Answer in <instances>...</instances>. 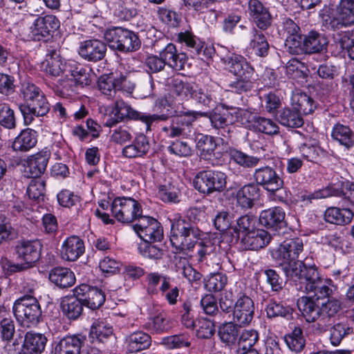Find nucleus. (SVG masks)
Here are the masks:
<instances>
[{
  "label": "nucleus",
  "mask_w": 354,
  "mask_h": 354,
  "mask_svg": "<svg viewBox=\"0 0 354 354\" xmlns=\"http://www.w3.org/2000/svg\"><path fill=\"white\" fill-rule=\"evenodd\" d=\"M208 117L212 126L217 129L227 124V118L225 113L214 112H184L183 114L173 116L170 118V123L162 127V130L169 138H175L182 137L189 138L194 134L192 122L198 117Z\"/></svg>",
  "instance_id": "1"
},
{
  "label": "nucleus",
  "mask_w": 354,
  "mask_h": 354,
  "mask_svg": "<svg viewBox=\"0 0 354 354\" xmlns=\"http://www.w3.org/2000/svg\"><path fill=\"white\" fill-rule=\"evenodd\" d=\"M304 250V243L299 238L284 241L272 253V257L279 261L286 276L295 281L308 269L304 262L297 260Z\"/></svg>",
  "instance_id": "2"
},
{
  "label": "nucleus",
  "mask_w": 354,
  "mask_h": 354,
  "mask_svg": "<svg viewBox=\"0 0 354 354\" xmlns=\"http://www.w3.org/2000/svg\"><path fill=\"white\" fill-rule=\"evenodd\" d=\"M21 93L25 103L19 106L26 124H30L35 117H43L50 110V104L41 89L32 83L22 85Z\"/></svg>",
  "instance_id": "3"
},
{
  "label": "nucleus",
  "mask_w": 354,
  "mask_h": 354,
  "mask_svg": "<svg viewBox=\"0 0 354 354\" xmlns=\"http://www.w3.org/2000/svg\"><path fill=\"white\" fill-rule=\"evenodd\" d=\"M202 232L189 220L181 217L174 219L171 227L170 241L178 251L190 250L201 237Z\"/></svg>",
  "instance_id": "4"
},
{
  "label": "nucleus",
  "mask_w": 354,
  "mask_h": 354,
  "mask_svg": "<svg viewBox=\"0 0 354 354\" xmlns=\"http://www.w3.org/2000/svg\"><path fill=\"white\" fill-rule=\"evenodd\" d=\"M319 16L322 25L326 30H339L354 25V5L346 3L337 6L335 13L333 14L330 8L321 10Z\"/></svg>",
  "instance_id": "5"
},
{
  "label": "nucleus",
  "mask_w": 354,
  "mask_h": 354,
  "mask_svg": "<svg viewBox=\"0 0 354 354\" xmlns=\"http://www.w3.org/2000/svg\"><path fill=\"white\" fill-rule=\"evenodd\" d=\"M104 39L109 46L122 53L134 52L138 50L141 41L133 32L120 27L107 30Z\"/></svg>",
  "instance_id": "6"
},
{
  "label": "nucleus",
  "mask_w": 354,
  "mask_h": 354,
  "mask_svg": "<svg viewBox=\"0 0 354 354\" xmlns=\"http://www.w3.org/2000/svg\"><path fill=\"white\" fill-rule=\"evenodd\" d=\"M299 282V290L306 293H313V297L315 300L328 297L332 293V290L326 286L324 281L321 279L315 265L308 266V269L297 278Z\"/></svg>",
  "instance_id": "7"
},
{
  "label": "nucleus",
  "mask_w": 354,
  "mask_h": 354,
  "mask_svg": "<svg viewBox=\"0 0 354 354\" xmlns=\"http://www.w3.org/2000/svg\"><path fill=\"white\" fill-rule=\"evenodd\" d=\"M13 313L22 325L30 326L37 324L41 316V310L37 299L31 295H25L14 304Z\"/></svg>",
  "instance_id": "8"
},
{
  "label": "nucleus",
  "mask_w": 354,
  "mask_h": 354,
  "mask_svg": "<svg viewBox=\"0 0 354 354\" xmlns=\"http://www.w3.org/2000/svg\"><path fill=\"white\" fill-rule=\"evenodd\" d=\"M227 176L221 171L203 170L199 171L194 179V186L199 192L209 194L222 192L226 187Z\"/></svg>",
  "instance_id": "9"
},
{
  "label": "nucleus",
  "mask_w": 354,
  "mask_h": 354,
  "mask_svg": "<svg viewBox=\"0 0 354 354\" xmlns=\"http://www.w3.org/2000/svg\"><path fill=\"white\" fill-rule=\"evenodd\" d=\"M111 213L118 221L131 223L142 213L140 203L130 197L115 198L111 203Z\"/></svg>",
  "instance_id": "10"
},
{
  "label": "nucleus",
  "mask_w": 354,
  "mask_h": 354,
  "mask_svg": "<svg viewBox=\"0 0 354 354\" xmlns=\"http://www.w3.org/2000/svg\"><path fill=\"white\" fill-rule=\"evenodd\" d=\"M97 88L102 94L113 97L117 91L131 93L134 89V84L124 75L115 77L110 73L104 74L99 77Z\"/></svg>",
  "instance_id": "11"
},
{
  "label": "nucleus",
  "mask_w": 354,
  "mask_h": 354,
  "mask_svg": "<svg viewBox=\"0 0 354 354\" xmlns=\"http://www.w3.org/2000/svg\"><path fill=\"white\" fill-rule=\"evenodd\" d=\"M252 177L254 184L272 194L281 190L283 186V179L274 168L268 165L256 169Z\"/></svg>",
  "instance_id": "12"
},
{
  "label": "nucleus",
  "mask_w": 354,
  "mask_h": 354,
  "mask_svg": "<svg viewBox=\"0 0 354 354\" xmlns=\"http://www.w3.org/2000/svg\"><path fill=\"white\" fill-rule=\"evenodd\" d=\"M41 244L37 241H18L15 252L17 257L24 262L20 266V269L32 267L40 258ZM19 268V266H17Z\"/></svg>",
  "instance_id": "13"
},
{
  "label": "nucleus",
  "mask_w": 354,
  "mask_h": 354,
  "mask_svg": "<svg viewBox=\"0 0 354 354\" xmlns=\"http://www.w3.org/2000/svg\"><path fill=\"white\" fill-rule=\"evenodd\" d=\"M222 51L221 59L226 69L237 77H252L254 69L243 56L231 53L223 55L225 49Z\"/></svg>",
  "instance_id": "14"
},
{
  "label": "nucleus",
  "mask_w": 354,
  "mask_h": 354,
  "mask_svg": "<svg viewBox=\"0 0 354 354\" xmlns=\"http://www.w3.org/2000/svg\"><path fill=\"white\" fill-rule=\"evenodd\" d=\"M255 311L252 299L246 295L241 296L234 305L233 322L239 326L248 325L253 319Z\"/></svg>",
  "instance_id": "15"
},
{
  "label": "nucleus",
  "mask_w": 354,
  "mask_h": 354,
  "mask_svg": "<svg viewBox=\"0 0 354 354\" xmlns=\"http://www.w3.org/2000/svg\"><path fill=\"white\" fill-rule=\"evenodd\" d=\"M59 27V21L54 15H46L35 19L30 28V37L35 41L48 37Z\"/></svg>",
  "instance_id": "16"
},
{
  "label": "nucleus",
  "mask_w": 354,
  "mask_h": 354,
  "mask_svg": "<svg viewBox=\"0 0 354 354\" xmlns=\"http://www.w3.org/2000/svg\"><path fill=\"white\" fill-rule=\"evenodd\" d=\"M113 114L115 116L118 117V118L121 120L126 118H140V120L144 122L146 124L147 130H149L151 126V124L154 121L158 120H166L168 119V116L162 114V115H140V113L133 110L127 104L124 102L123 101H118L115 103V108L113 111Z\"/></svg>",
  "instance_id": "17"
},
{
  "label": "nucleus",
  "mask_w": 354,
  "mask_h": 354,
  "mask_svg": "<svg viewBox=\"0 0 354 354\" xmlns=\"http://www.w3.org/2000/svg\"><path fill=\"white\" fill-rule=\"evenodd\" d=\"M74 294L80 297L84 304L93 310L100 308L105 301L104 293L101 290L85 283L76 287Z\"/></svg>",
  "instance_id": "18"
},
{
  "label": "nucleus",
  "mask_w": 354,
  "mask_h": 354,
  "mask_svg": "<svg viewBox=\"0 0 354 354\" xmlns=\"http://www.w3.org/2000/svg\"><path fill=\"white\" fill-rule=\"evenodd\" d=\"M285 212L279 207L270 208L261 212L259 216L261 224L268 229L279 233V231L286 228Z\"/></svg>",
  "instance_id": "19"
},
{
  "label": "nucleus",
  "mask_w": 354,
  "mask_h": 354,
  "mask_svg": "<svg viewBox=\"0 0 354 354\" xmlns=\"http://www.w3.org/2000/svg\"><path fill=\"white\" fill-rule=\"evenodd\" d=\"M248 12L261 30H266L271 26L272 17L269 9L259 0H249Z\"/></svg>",
  "instance_id": "20"
},
{
  "label": "nucleus",
  "mask_w": 354,
  "mask_h": 354,
  "mask_svg": "<svg viewBox=\"0 0 354 354\" xmlns=\"http://www.w3.org/2000/svg\"><path fill=\"white\" fill-rule=\"evenodd\" d=\"M106 52V45L99 39H89L81 44L79 49L80 55L89 62L102 60Z\"/></svg>",
  "instance_id": "21"
},
{
  "label": "nucleus",
  "mask_w": 354,
  "mask_h": 354,
  "mask_svg": "<svg viewBox=\"0 0 354 354\" xmlns=\"http://www.w3.org/2000/svg\"><path fill=\"white\" fill-rule=\"evenodd\" d=\"M47 341L48 339L44 334L27 332L21 350L17 354H41L45 350Z\"/></svg>",
  "instance_id": "22"
},
{
  "label": "nucleus",
  "mask_w": 354,
  "mask_h": 354,
  "mask_svg": "<svg viewBox=\"0 0 354 354\" xmlns=\"http://www.w3.org/2000/svg\"><path fill=\"white\" fill-rule=\"evenodd\" d=\"M271 235L266 230L256 229L248 234L241 236V242L243 249L258 250L266 247L271 240Z\"/></svg>",
  "instance_id": "23"
},
{
  "label": "nucleus",
  "mask_w": 354,
  "mask_h": 354,
  "mask_svg": "<svg viewBox=\"0 0 354 354\" xmlns=\"http://www.w3.org/2000/svg\"><path fill=\"white\" fill-rule=\"evenodd\" d=\"M49 159V153L47 152L37 153L31 156L25 166L24 174L30 178H40L41 174L46 169Z\"/></svg>",
  "instance_id": "24"
},
{
  "label": "nucleus",
  "mask_w": 354,
  "mask_h": 354,
  "mask_svg": "<svg viewBox=\"0 0 354 354\" xmlns=\"http://www.w3.org/2000/svg\"><path fill=\"white\" fill-rule=\"evenodd\" d=\"M297 307L308 322L319 320L320 324V302L310 297H301L297 300Z\"/></svg>",
  "instance_id": "25"
},
{
  "label": "nucleus",
  "mask_w": 354,
  "mask_h": 354,
  "mask_svg": "<svg viewBox=\"0 0 354 354\" xmlns=\"http://www.w3.org/2000/svg\"><path fill=\"white\" fill-rule=\"evenodd\" d=\"M84 250V241L77 236H71L64 241L61 254L64 259L74 261L83 254Z\"/></svg>",
  "instance_id": "26"
},
{
  "label": "nucleus",
  "mask_w": 354,
  "mask_h": 354,
  "mask_svg": "<svg viewBox=\"0 0 354 354\" xmlns=\"http://www.w3.org/2000/svg\"><path fill=\"white\" fill-rule=\"evenodd\" d=\"M48 279L51 283L59 288H67L73 286L75 282L74 273L67 268L55 267L48 273Z\"/></svg>",
  "instance_id": "27"
},
{
  "label": "nucleus",
  "mask_w": 354,
  "mask_h": 354,
  "mask_svg": "<svg viewBox=\"0 0 354 354\" xmlns=\"http://www.w3.org/2000/svg\"><path fill=\"white\" fill-rule=\"evenodd\" d=\"M160 57L167 65L176 71H181L184 68L186 56L183 53H177L175 45L171 43L168 44L160 52Z\"/></svg>",
  "instance_id": "28"
},
{
  "label": "nucleus",
  "mask_w": 354,
  "mask_h": 354,
  "mask_svg": "<svg viewBox=\"0 0 354 354\" xmlns=\"http://www.w3.org/2000/svg\"><path fill=\"white\" fill-rule=\"evenodd\" d=\"M327 45V38L316 31H310L303 39L305 54L321 53L326 50Z\"/></svg>",
  "instance_id": "29"
},
{
  "label": "nucleus",
  "mask_w": 354,
  "mask_h": 354,
  "mask_svg": "<svg viewBox=\"0 0 354 354\" xmlns=\"http://www.w3.org/2000/svg\"><path fill=\"white\" fill-rule=\"evenodd\" d=\"M260 196V189L254 183L244 185L236 193L237 203L244 209H250Z\"/></svg>",
  "instance_id": "30"
},
{
  "label": "nucleus",
  "mask_w": 354,
  "mask_h": 354,
  "mask_svg": "<svg viewBox=\"0 0 354 354\" xmlns=\"http://www.w3.org/2000/svg\"><path fill=\"white\" fill-rule=\"evenodd\" d=\"M83 337L73 335L62 338L54 347L55 354H80Z\"/></svg>",
  "instance_id": "31"
},
{
  "label": "nucleus",
  "mask_w": 354,
  "mask_h": 354,
  "mask_svg": "<svg viewBox=\"0 0 354 354\" xmlns=\"http://www.w3.org/2000/svg\"><path fill=\"white\" fill-rule=\"evenodd\" d=\"M127 350L129 353H136L149 348L151 336L141 330L132 333L126 338Z\"/></svg>",
  "instance_id": "32"
},
{
  "label": "nucleus",
  "mask_w": 354,
  "mask_h": 354,
  "mask_svg": "<svg viewBox=\"0 0 354 354\" xmlns=\"http://www.w3.org/2000/svg\"><path fill=\"white\" fill-rule=\"evenodd\" d=\"M353 213L348 208L328 207L324 212V219L326 222L344 225L350 223L353 219Z\"/></svg>",
  "instance_id": "33"
},
{
  "label": "nucleus",
  "mask_w": 354,
  "mask_h": 354,
  "mask_svg": "<svg viewBox=\"0 0 354 354\" xmlns=\"http://www.w3.org/2000/svg\"><path fill=\"white\" fill-rule=\"evenodd\" d=\"M277 120L281 125L288 128H299L304 124L301 113L293 106L280 110L277 115Z\"/></svg>",
  "instance_id": "34"
},
{
  "label": "nucleus",
  "mask_w": 354,
  "mask_h": 354,
  "mask_svg": "<svg viewBox=\"0 0 354 354\" xmlns=\"http://www.w3.org/2000/svg\"><path fill=\"white\" fill-rule=\"evenodd\" d=\"M149 149V143L147 138L143 134H140L132 144L126 146L122 149V154L129 158L141 157L145 155Z\"/></svg>",
  "instance_id": "35"
},
{
  "label": "nucleus",
  "mask_w": 354,
  "mask_h": 354,
  "mask_svg": "<svg viewBox=\"0 0 354 354\" xmlns=\"http://www.w3.org/2000/svg\"><path fill=\"white\" fill-rule=\"evenodd\" d=\"M37 137L35 131L30 129H24L15 138L12 147L17 151H27L36 145Z\"/></svg>",
  "instance_id": "36"
},
{
  "label": "nucleus",
  "mask_w": 354,
  "mask_h": 354,
  "mask_svg": "<svg viewBox=\"0 0 354 354\" xmlns=\"http://www.w3.org/2000/svg\"><path fill=\"white\" fill-rule=\"evenodd\" d=\"M44 71L50 76L59 77L64 71L65 64L63 63L59 53L51 50L46 55L45 61L42 63Z\"/></svg>",
  "instance_id": "37"
},
{
  "label": "nucleus",
  "mask_w": 354,
  "mask_h": 354,
  "mask_svg": "<svg viewBox=\"0 0 354 354\" xmlns=\"http://www.w3.org/2000/svg\"><path fill=\"white\" fill-rule=\"evenodd\" d=\"M73 297H64L61 303L63 313L68 319H75L78 318L82 313L84 303L80 297L74 294Z\"/></svg>",
  "instance_id": "38"
},
{
  "label": "nucleus",
  "mask_w": 354,
  "mask_h": 354,
  "mask_svg": "<svg viewBox=\"0 0 354 354\" xmlns=\"http://www.w3.org/2000/svg\"><path fill=\"white\" fill-rule=\"evenodd\" d=\"M291 105L297 110L301 115L312 113L316 109V104L313 98L306 93L299 92L292 94Z\"/></svg>",
  "instance_id": "39"
},
{
  "label": "nucleus",
  "mask_w": 354,
  "mask_h": 354,
  "mask_svg": "<svg viewBox=\"0 0 354 354\" xmlns=\"http://www.w3.org/2000/svg\"><path fill=\"white\" fill-rule=\"evenodd\" d=\"M331 136L334 140L346 149L354 145V131L348 126L336 124L333 128Z\"/></svg>",
  "instance_id": "40"
},
{
  "label": "nucleus",
  "mask_w": 354,
  "mask_h": 354,
  "mask_svg": "<svg viewBox=\"0 0 354 354\" xmlns=\"http://www.w3.org/2000/svg\"><path fill=\"white\" fill-rule=\"evenodd\" d=\"M144 328L152 334H161L169 331L171 324L167 315L161 313L149 318Z\"/></svg>",
  "instance_id": "41"
},
{
  "label": "nucleus",
  "mask_w": 354,
  "mask_h": 354,
  "mask_svg": "<svg viewBox=\"0 0 354 354\" xmlns=\"http://www.w3.org/2000/svg\"><path fill=\"white\" fill-rule=\"evenodd\" d=\"M340 308V301L335 298H328L326 301L320 303L321 312L319 325H326L330 318L337 315Z\"/></svg>",
  "instance_id": "42"
},
{
  "label": "nucleus",
  "mask_w": 354,
  "mask_h": 354,
  "mask_svg": "<svg viewBox=\"0 0 354 354\" xmlns=\"http://www.w3.org/2000/svg\"><path fill=\"white\" fill-rule=\"evenodd\" d=\"M241 326L233 321L221 326L218 329V335L221 340L227 344H234L239 339Z\"/></svg>",
  "instance_id": "43"
},
{
  "label": "nucleus",
  "mask_w": 354,
  "mask_h": 354,
  "mask_svg": "<svg viewBox=\"0 0 354 354\" xmlns=\"http://www.w3.org/2000/svg\"><path fill=\"white\" fill-rule=\"evenodd\" d=\"M257 218L250 214L240 216L236 221V225L234 227L236 238L240 239L257 229Z\"/></svg>",
  "instance_id": "44"
},
{
  "label": "nucleus",
  "mask_w": 354,
  "mask_h": 354,
  "mask_svg": "<svg viewBox=\"0 0 354 354\" xmlns=\"http://www.w3.org/2000/svg\"><path fill=\"white\" fill-rule=\"evenodd\" d=\"M253 39L250 43V48L253 50L255 55L259 57H265L268 53L269 44L268 42L260 30L253 28L252 30Z\"/></svg>",
  "instance_id": "45"
},
{
  "label": "nucleus",
  "mask_w": 354,
  "mask_h": 354,
  "mask_svg": "<svg viewBox=\"0 0 354 354\" xmlns=\"http://www.w3.org/2000/svg\"><path fill=\"white\" fill-rule=\"evenodd\" d=\"M196 148L200 151L201 156L208 159L214 154L216 144L212 136L198 134L196 137Z\"/></svg>",
  "instance_id": "46"
},
{
  "label": "nucleus",
  "mask_w": 354,
  "mask_h": 354,
  "mask_svg": "<svg viewBox=\"0 0 354 354\" xmlns=\"http://www.w3.org/2000/svg\"><path fill=\"white\" fill-rule=\"evenodd\" d=\"M266 310L268 318L281 317L289 319L292 315V308L274 300H270L266 306Z\"/></svg>",
  "instance_id": "47"
},
{
  "label": "nucleus",
  "mask_w": 354,
  "mask_h": 354,
  "mask_svg": "<svg viewBox=\"0 0 354 354\" xmlns=\"http://www.w3.org/2000/svg\"><path fill=\"white\" fill-rule=\"evenodd\" d=\"M112 333V326L103 319L94 322L90 330L91 338L99 342H103L104 339L111 335Z\"/></svg>",
  "instance_id": "48"
},
{
  "label": "nucleus",
  "mask_w": 354,
  "mask_h": 354,
  "mask_svg": "<svg viewBox=\"0 0 354 354\" xmlns=\"http://www.w3.org/2000/svg\"><path fill=\"white\" fill-rule=\"evenodd\" d=\"M229 156L230 158L236 164L246 168L257 166L260 160L257 157L249 156L235 149H230L229 150Z\"/></svg>",
  "instance_id": "49"
},
{
  "label": "nucleus",
  "mask_w": 354,
  "mask_h": 354,
  "mask_svg": "<svg viewBox=\"0 0 354 354\" xmlns=\"http://www.w3.org/2000/svg\"><path fill=\"white\" fill-rule=\"evenodd\" d=\"M167 84L177 95L183 97H192L196 86L192 84L183 82L178 77H172L168 80Z\"/></svg>",
  "instance_id": "50"
},
{
  "label": "nucleus",
  "mask_w": 354,
  "mask_h": 354,
  "mask_svg": "<svg viewBox=\"0 0 354 354\" xmlns=\"http://www.w3.org/2000/svg\"><path fill=\"white\" fill-rule=\"evenodd\" d=\"M285 342L290 350L300 352L305 346V339L301 328L295 327L291 333L286 335Z\"/></svg>",
  "instance_id": "51"
},
{
  "label": "nucleus",
  "mask_w": 354,
  "mask_h": 354,
  "mask_svg": "<svg viewBox=\"0 0 354 354\" xmlns=\"http://www.w3.org/2000/svg\"><path fill=\"white\" fill-rule=\"evenodd\" d=\"M139 236L146 243L160 241L163 238V230L160 223L157 221L153 222L151 226L142 232Z\"/></svg>",
  "instance_id": "52"
},
{
  "label": "nucleus",
  "mask_w": 354,
  "mask_h": 354,
  "mask_svg": "<svg viewBox=\"0 0 354 354\" xmlns=\"http://www.w3.org/2000/svg\"><path fill=\"white\" fill-rule=\"evenodd\" d=\"M0 125L8 129H13L17 125L15 111L6 103L0 104Z\"/></svg>",
  "instance_id": "53"
},
{
  "label": "nucleus",
  "mask_w": 354,
  "mask_h": 354,
  "mask_svg": "<svg viewBox=\"0 0 354 354\" xmlns=\"http://www.w3.org/2000/svg\"><path fill=\"white\" fill-rule=\"evenodd\" d=\"M259 340V334L255 330H243L240 332L238 339L239 348L242 351L254 349V346Z\"/></svg>",
  "instance_id": "54"
},
{
  "label": "nucleus",
  "mask_w": 354,
  "mask_h": 354,
  "mask_svg": "<svg viewBox=\"0 0 354 354\" xmlns=\"http://www.w3.org/2000/svg\"><path fill=\"white\" fill-rule=\"evenodd\" d=\"M353 332V328L346 322H340L335 324L330 328V339L334 346L339 345L342 339Z\"/></svg>",
  "instance_id": "55"
},
{
  "label": "nucleus",
  "mask_w": 354,
  "mask_h": 354,
  "mask_svg": "<svg viewBox=\"0 0 354 354\" xmlns=\"http://www.w3.org/2000/svg\"><path fill=\"white\" fill-rule=\"evenodd\" d=\"M299 151L304 158L310 162H317L324 156V151L318 145L312 144H303Z\"/></svg>",
  "instance_id": "56"
},
{
  "label": "nucleus",
  "mask_w": 354,
  "mask_h": 354,
  "mask_svg": "<svg viewBox=\"0 0 354 354\" xmlns=\"http://www.w3.org/2000/svg\"><path fill=\"white\" fill-rule=\"evenodd\" d=\"M286 73L293 79L304 78L307 76V68L297 59H292L287 63Z\"/></svg>",
  "instance_id": "57"
},
{
  "label": "nucleus",
  "mask_w": 354,
  "mask_h": 354,
  "mask_svg": "<svg viewBox=\"0 0 354 354\" xmlns=\"http://www.w3.org/2000/svg\"><path fill=\"white\" fill-rule=\"evenodd\" d=\"M160 344L168 349H174L182 346L189 347L191 345L188 338L185 335H176L162 338Z\"/></svg>",
  "instance_id": "58"
},
{
  "label": "nucleus",
  "mask_w": 354,
  "mask_h": 354,
  "mask_svg": "<svg viewBox=\"0 0 354 354\" xmlns=\"http://www.w3.org/2000/svg\"><path fill=\"white\" fill-rule=\"evenodd\" d=\"M45 192V182L41 178H32L28 186L27 194L33 200L43 198Z\"/></svg>",
  "instance_id": "59"
},
{
  "label": "nucleus",
  "mask_w": 354,
  "mask_h": 354,
  "mask_svg": "<svg viewBox=\"0 0 354 354\" xmlns=\"http://www.w3.org/2000/svg\"><path fill=\"white\" fill-rule=\"evenodd\" d=\"M196 246L198 261L203 263L205 260H212L214 257L215 247L210 242H203L197 241Z\"/></svg>",
  "instance_id": "60"
},
{
  "label": "nucleus",
  "mask_w": 354,
  "mask_h": 354,
  "mask_svg": "<svg viewBox=\"0 0 354 354\" xmlns=\"http://www.w3.org/2000/svg\"><path fill=\"white\" fill-rule=\"evenodd\" d=\"M196 335L201 339L210 338L215 332L213 322L208 319H199L196 322Z\"/></svg>",
  "instance_id": "61"
},
{
  "label": "nucleus",
  "mask_w": 354,
  "mask_h": 354,
  "mask_svg": "<svg viewBox=\"0 0 354 354\" xmlns=\"http://www.w3.org/2000/svg\"><path fill=\"white\" fill-rule=\"evenodd\" d=\"M227 277L225 274L214 272H210V277L205 283L206 288L209 291H221L225 286Z\"/></svg>",
  "instance_id": "62"
},
{
  "label": "nucleus",
  "mask_w": 354,
  "mask_h": 354,
  "mask_svg": "<svg viewBox=\"0 0 354 354\" xmlns=\"http://www.w3.org/2000/svg\"><path fill=\"white\" fill-rule=\"evenodd\" d=\"M301 33L294 36H287L286 39V47L287 50L292 55H301L305 53L303 46Z\"/></svg>",
  "instance_id": "63"
},
{
  "label": "nucleus",
  "mask_w": 354,
  "mask_h": 354,
  "mask_svg": "<svg viewBox=\"0 0 354 354\" xmlns=\"http://www.w3.org/2000/svg\"><path fill=\"white\" fill-rule=\"evenodd\" d=\"M231 112L229 113L232 117L234 116L236 121L243 125H249L252 122L256 123L257 118L251 111L239 108H232Z\"/></svg>",
  "instance_id": "64"
}]
</instances>
